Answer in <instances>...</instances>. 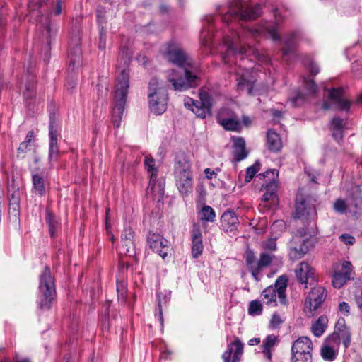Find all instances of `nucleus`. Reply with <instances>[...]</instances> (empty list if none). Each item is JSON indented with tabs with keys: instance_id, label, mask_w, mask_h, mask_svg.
<instances>
[{
	"instance_id": "nucleus-18",
	"label": "nucleus",
	"mask_w": 362,
	"mask_h": 362,
	"mask_svg": "<svg viewBox=\"0 0 362 362\" xmlns=\"http://www.w3.org/2000/svg\"><path fill=\"white\" fill-rule=\"evenodd\" d=\"M296 276L300 284L313 285L316 282L313 269L305 262H302L298 264L296 270Z\"/></svg>"
},
{
	"instance_id": "nucleus-14",
	"label": "nucleus",
	"mask_w": 362,
	"mask_h": 362,
	"mask_svg": "<svg viewBox=\"0 0 362 362\" xmlns=\"http://www.w3.org/2000/svg\"><path fill=\"white\" fill-rule=\"evenodd\" d=\"M147 242L149 247L162 257L165 258L169 250L168 241L160 235L149 233L147 236Z\"/></svg>"
},
{
	"instance_id": "nucleus-20",
	"label": "nucleus",
	"mask_w": 362,
	"mask_h": 362,
	"mask_svg": "<svg viewBox=\"0 0 362 362\" xmlns=\"http://www.w3.org/2000/svg\"><path fill=\"white\" fill-rule=\"evenodd\" d=\"M278 177V171L275 169L267 170L263 173L257 175L259 180L265 182L262 183V187H264L266 191L276 194L277 182L276 177Z\"/></svg>"
},
{
	"instance_id": "nucleus-57",
	"label": "nucleus",
	"mask_w": 362,
	"mask_h": 362,
	"mask_svg": "<svg viewBox=\"0 0 362 362\" xmlns=\"http://www.w3.org/2000/svg\"><path fill=\"white\" fill-rule=\"evenodd\" d=\"M262 200L263 202L272 201L274 204H275L278 200L277 194L266 191V192L262 196Z\"/></svg>"
},
{
	"instance_id": "nucleus-58",
	"label": "nucleus",
	"mask_w": 362,
	"mask_h": 362,
	"mask_svg": "<svg viewBox=\"0 0 362 362\" xmlns=\"http://www.w3.org/2000/svg\"><path fill=\"white\" fill-rule=\"evenodd\" d=\"M344 120L339 117H334L331 121V129H344Z\"/></svg>"
},
{
	"instance_id": "nucleus-59",
	"label": "nucleus",
	"mask_w": 362,
	"mask_h": 362,
	"mask_svg": "<svg viewBox=\"0 0 362 362\" xmlns=\"http://www.w3.org/2000/svg\"><path fill=\"white\" fill-rule=\"evenodd\" d=\"M264 248L270 251L276 250V238H269L264 243Z\"/></svg>"
},
{
	"instance_id": "nucleus-12",
	"label": "nucleus",
	"mask_w": 362,
	"mask_h": 362,
	"mask_svg": "<svg viewBox=\"0 0 362 362\" xmlns=\"http://www.w3.org/2000/svg\"><path fill=\"white\" fill-rule=\"evenodd\" d=\"M352 265L350 262L344 261L339 269V265L335 266L334 274H332V284L336 288H341L347 281L351 279V272Z\"/></svg>"
},
{
	"instance_id": "nucleus-44",
	"label": "nucleus",
	"mask_w": 362,
	"mask_h": 362,
	"mask_svg": "<svg viewBox=\"0 0 362 362\" xmlns=\"http://www.w3.org/2000/svg\"><path fill=\"white\" fill-rule=\"evenodd\" d=\"M321 356L325 361H333L336 358L337 352L330 346L325 345L321 349Z\"/></svg>"
},
{
	"instance_id": "nucleus-47",
	"label": "nucleus",
	"mask_w": 362,
	"mask_h": 362,
	"mask_svg": "<svg viewBox=\"0 0 362 362\" xmlns=\"http://www.w3.org/2000/svg\"><path fill=\"white\" fill-rule=\"evenodd\" d=\"M262 312V305L258 300H252L250 303L248 313L251 315H260Z\"/></svg>"
},
{
	"instance_id": "nucleus-19",
	"label": "nucleus",
	"mask_w": 362,
	"mask_h": 362,
	"mask_svg": "<svg viewBox=\"0 0 362 362\" xmlns=\"http://www.w3.org/2000/svg\"><path fill=\"white\" fill-rule=\"evenodd\" d=\"M348 213L356 217L362 214V197L361 190L356 188L347 198Z\"/></svg>"
},
{
	"instance_id": "nucleus-52",
	"label": "nucleus",
	"mask_w": 362,
	"mask_h": 362,
	"mask_svg": "<svg viewBox=\"0 0 362 362\" xmlns=\"http://www.w3.org/2000/svg\"><path fill=\"white\" fill-rule=\"evenodd\" d=\"M305 88L310 94H316L317 92V86L313 79H305L304 81Z\"/></svg>"
},
{
	"instance_id": "nucleus-46",
	"label": "nucleus",
	"mask_w": 362,
	"mask_h": 362,
	"mask_svg": "<svg viewBox=\"0 0 362 362\" xmlns=\"http://www.w3.org/2000/svg\"><path fill=\"white\" fill-rule=\"evenodd\" d=\"M259 169L260 163L258 162H256L253 165L248 167L246 170L245 181L246 182H250L255 174L259 170Z\"/></svg>"
},
{
	"instance_id": "nucleus-54",
	"label": "nucleus",
	"mask_w": 362,
	"mask_h": 362,
	"mask_svg": "<svg viewBox=\"0 0 362 362\" xmlns=\"http://www.w3.org/2000/svg\"><path fill=\"white\" fill-rule=\"evenodd\" d=\"M31 145L27 144L25 142L21 143L18 150H17V158H23L25 157V154L28 150V147Z\"/></svg>"
},
{
	"instance_id": "nucleus-24",
	"label": "nucleus",
	"mask_w": 362,
	"mask_h": 362,
	"mask_svg": "<svg viewBox=\"0 0 362 362\" xmlns=\"http://www.w3.org/2000/svg\"><path fill=\"white\" fill-rule=\"evenodd\" d=\"M274 258V255H270L267 252H262L259 255V259L257 262L255 268H252V276L257 281L259 280V274L264 268L268 267L271 265L273 259Z\"/></svg>"
},
{
	"instance_id": "nucleus-22",
	"label": "nucleus",
	"mask_w": 362,
	"mask_h": 362,
	"mask_svg": "<svg viewBox=\"0 0 362 362\" xmlns=\"http://www.w3.org/2000/svg\"><path fill=\"white\" fill-rule=\"evenodd\" d=\"M233 347H235V351L232 362H238L240 361V356L243 352V344L240 340L236 337L235 341L228 345L227 350L223 353L222 356L224 362L230 361L231 354L233 351Z\"/></svg>"
},
{
	"instance_id": "nucleus-37",
	"label": "nucleus",
	"mask_w": 362,
	"mask_h": 362,
	"mask_svg": "<svg viewBox=\"0 0 362 362\" xmlns=\"http://www.w3.org/2000/svg\"><path fill=\"white\" fill-rule=\"evenodd\" d=\"M295 33L287 35L284 37V48L282 49L283 56L285 57L288 54L293 52L296 47V42L294 40Z\"/></svg>"
},
{
	"instance_id": "nucleus-23",
	"label": "nucleus",
	"mask_w": 362,
	"mask_h": 362,
	"mask_svg": "<svg viewBox=\"0 0 362 362\" xmlns=\"http://www.w3.org/2000/svg\"><path fill=\"white\" fill-rule=\"evenodd\" d=\"M221 223L223 229L226 232H233L237 229L238 218L233 211H225L221 218Z\"/></svg>"
},
{
	"instance_id": "nucleus-34",
	"label": "nucleus",
	"mask_w": 362,
	"mask_h": 362,
	"mask_svg": "<svg viewBox=\"0 0 362 362\" xmlns=\"http://www.w3.org/2000/svg\"><path fill=\"white\" fill-rule=\"evenodd\" d=\"M8 215L10 221L16 229L20 228V206L19 205H9Z\"/></svg>"
},
{
	"instance_id": "nucleus-62",
	"label": "nucleus",
	"mask_w": 362,
	"mask_h": 362,
	"mask_svg": "<svg viewBox=\"0 0 362 362\" xmlns=\"http://www.w3.org/2000/svg\"><path fill=\"white\" fill-rule=\"evenodd\" d=\"M110 303H111V301L107 300L105 302V304L104 305L105 307V313H104L105 320H104V322H103V326L107 328H109V327H110L109 322H107V318H109V308H110Z\"/></svg>"
},
{
	"instance_id": "nucleus-35",
	"label": "nucleus",
	"mask_w": 362,
	"mask_h": 362,
	"mask_svg": "<svg viewBox=\"0 0 362 362\" xmlns=\"http://www.w3.org/2000/svg\"><path fill=\"white\" fill-rule=\"evenodd\" d=\"M255 81L250 79L247 75L243 74L238 81V88L240 90L246 89L248 94H252Z\"/></svg>"
},
{
	"instance_id": "nucleus-5",
	"label": "nucleus",
	"mask_w": 362,
	"mask_h": 362,
	"mask_svg": "<svg viewBox=\"0 0 362 362\" xmlns=\"http://www.w3.org/2000/svg\"><path fill=\"white\" fill-rule=\"evenodd\" d=\"M149 107L156 115L163 114L167 108L168 95L167 90L160 85L156 78H153L148 84Z\"/></svg>"
},
{
	"instance_id": "nucleus-27",
	"label": "nucleus",
	"mask_w": 362,
	"mask_h": 362,
	"mask_svg": "<svg viewBox=\"0 0 362 362\" xmlns=\"http://www.w3.org/2000/svg\"><path fill=\"white\" fill-rule=\"evenodd\" d=\"M156 178V173H152L150 176L149 185L147 189H151L152 192L158 194L160 197H163L165 193V180L163 179L157 180Z\"/></svg>"
},
{
	"instance_id": "nucleus-25",
	"label": "nucleus",
	"mask_w": 362,
	"mask_h": 362,
	"mask_svg": "<svg viewBox=\"0 0 362 362\" xmlns=\"http://www.w3.org/2000/svg\"><path fill=\"white\" fill-rule=\"evenodd\" d=\"M233 158L236 162H240L247 156L245 148V141L242 137H233Z\"/></svg>"
},
{
	"instance_id": "nucleus-21",
	"label": "nucleus",
	"mask_w": 362,
	"mask_h": 362,
	"mask_svg": "<svg viewBox=\"0 0 362 362\" xmlns=\"http://www.w3.org/2000/svg\"><path fill=\"white\" fill-rule=\"evenodd\" d=\"M192 250L191 254L194 258L202 255L204 250L202 235L198 225L194 224L192 230Z\"/></svg>"
},
{
	"instance_id": "nucleus-2",
	"label": "nucleus",
	"mask_w": 362,
	"mask_h": 362,
	"mask_svg": "<svg viewBox=\"0 0 362 362\" xmlns=\"http://www.w3.org/2000/svg\"><path fill=\"white\" fill-rule=\"evenodd\" d=\"M165 57L168 62L184 69V77L179 76L174 69L168 75V80L173 88L175 90L183 91L193 87L197 76L188 70L187 67L190 66L192 63L180 44L175 41L167 43Z\"/></svg>"
},
{
	"instance_id": "nucleus-60",
	"label": "nucleus",
	"mask_w": 362,
	"mask_h": 362,
	"mask_svg": "<svg viewBox=\"0 0 362 362\" xmlns=\"http://www.w3.org/2000/svg\"><path fill=\"white\" fill-rule=\"evenodd\" d=\"M327 343L329 344H339L340 343V336L339 332H333L327 339Z\"/></svg>"
},
{
	"instance_id": "nucleus-42",
	"label": "nucleus",
	"mask_w": 362,
	"mask_h": 362,
	"mask_svg": "<svg viewBox=\"0 0 362 362\" xmlns=\"http://www.w3.org/2000/svg\"><path fill=\"white\" fill-rule=\"evenodd\" d=\"M244 258L245 259V263L247 267V269L249 272H250V273L252 274L251 269L252 268H255L257 265V262L254 252L248 247L245 250Z\"/></svg>"
},
{
	"instance_id": "nucleus-51",
	"label": "nucleus",
	"mask_w": 362,
	"mask_h": 362,
	"mask_svg": "<svg viewBox=\"0 0 362 362\" xmlns=\"http://www.w3.org/2000/svg\"><path fill=\"white\" fill-rule=\"evenodd\" d=\"M282 323H283V320L281 319V316L276 313H274L270 320V322H269L270 327H272V329H276Z\"/></svg>"
},
{
	"instance_id": "nucleus-61",
	"label": "nucleus",
	"mask_w": 362,
	"mask_h": 362,
	"mask_svg": "<svg viewBox=\"0 0 362 362\" xmlns=\"http://www.w3.org/2000/svg\"><path fill=\"white\" fill-rule=\"evenodd\" d=\"M332 131V136L337 142L341 141L344 137V129H331Z\"/></svg>"
},
{
	"instance_id": "nucleus-13",
	"label": "nucleus",
	"mask_w": 362,
	"mask_h": 362,
	"mask_svg": "<svg viewBox=\"0 0 362 362\" xmlns=\"http://www.w3.org/2000/svg\"><path fill=\"white\" fill-rule=\"evenodd\" d=\"M69 70L73 71L76 66H79L82 62V52L80 47V39L77 36L72 39L69 47Z\"/></svg>"
},
{
	"instance_id": "nucleus-33",
	"label": "nucleus",
	"mask_w": 362,
	"mask_h": 362,
	"mask_svg": "<svg viewBox=\"0 0 362 362\" xmlns=\"http://www.w3.org/2000/svg\"><path fill=\"white\" fill-rule=\"evenodd\" d=\"M247 53V49L244 47H240L239 48L235 45L234 43L230 42L228 46L226 53L222 54V59L224 63L227 64L228 62V58L230 55H235L240 54L243 55Z\"/></svg>"
},
{
	"instance_id": "nucleus-28",
	"label": "nucleus",
	"mask_w": 362,
	"mask_h": 362,
	"mask_svg": "<svg viewBox=\"0 0 362 362\" xmlns=\"http://www.w3.org/2000/svg\"><path fill=\"white\" fill-rule=\"evenodd\" d=\"M267 146L269 151H279L282 147V143L279 135L274 131L269 129L267 135Z\"/></svg>"
},
{
	"instance_id": "nucleus-15",
	"label": "nucleus",
	"mask_w": 362,
	"mask_h": 362,
	"mask_svg": "<svg viewBox=\"0 0 362 362\" xmlns=\"http://www.w3.org/2000/svg\"><path fill=\"white\" fill-rule=\"evenodd\" d=\"M325 293V288L320 286L313 288L308 293L305 299V306L309 309L310 313L315 311L325 300L326 296Z\"/></svg>"
},
{
	"instance_id": "nucleus-39",
	"label": "nucleus",
	"mask_w": 362,
	"mask_h": 362,
	"mask_svg": "<svg viewBox=\"0 0 362 362\" xmlns=\"http://www.w3.org/2000/svg\"><path fill=\"white\" fill-rule=\"evenodd\" d=\"M200 219L207 222H214L216 216L214 210L208 205H204L199 212Z\"/></svg>"
},
{
	"instance_id": "nucleus-38",
	"label": "nucleus",
	"mask_w": 362,
	"mask_h": 362,
	"mask_svg": "<svg viewBox=\"0 0 362 362\" xmlns=\"http://www.w3.org/2000/svg\"><path fill=\"white\" fill-rule=\"evenodd\" d=\"M49 135L50 139L49 146H58L57 145V125L54 118V115L50 116L49 126Z\"/></svg>"
},
{
	"instance_id": "nucleus-11",
	"label": "nucleus",
	"mask_w": 362,
	"mask_h": 362,
	"mask_svg": "<svg viewBox=\"0 0 362 362\" xmlns=\"http://www.w3.org/2000/svg\"><path fill=\"white\" fill-rule=\"evenodd\" d=\"M311 197L305 196L303 189H299L296 197L295 218H300L305 215L316 214L315 206L311 203Z\"/></svg>"
},
{
	"instance_id": "nucleus-41",
	"label": "nucleus",
	"mask_w": 362,
	"mask_h": 362,
	"mask_svg": "<svg viewBox=\"0 0 362 362\" xmlns=\"http://www.w3.org/2000/svg\"><path fill=\"white\" fill-rule=\"evenodd\" d=\"M33 182L35 192L40 196H43L45 194V186L43 177L37 174L33 175Z\"/></svg>"
},
{
	"instance_id": "nucleus-17",
	"label": "nucleus",
	"mask_w": 362,
	"mask_h": 362,
	"mask_svg": "<svg viewBox=\"0 0 362 362\" xmlns=\"http://www.w3.org/2000/svg\"><path fill=\"white\" fill-rule=\"evenodd\" d=\"M38 23L43 28L42 35L47 38V45L45 47L46 51L50 49L51 39L54 36L57 31V25L50 20L49 16H40L38 19Z\"/></svg>"
},
{
	"instance_id": "nucleus-4",
	"label": "nucleus",
	"mask_w": 362,
	"mask_h": 362,
	"mask_svg": "<svg viewBox=\"0 0 362 362\" xmlns=\"http://www.w3.org/2000/svg\"><path fill=\"white\" fill-rule=\"evenodd\" d=\"M39 290L40 298L39 307L41 310H49L56 296V291L54 277L48 266L45 267L40 276Z\"/></svg>"
},
{
	"instance_id": "nucleus-8",
	"label": "nucleus",
	"mask_w": 362,
	"mask_h": 362,
	"mask_svg": "<svg viewBox=\"0 0 362 362\" xmlns=\"http://www.w3.org/2000/svg\"><path fill=\"white\" fill-rule=\"evenodd\" d=\"M316 243V238L311 235H296L289 243V257L293 261L304 257Z\"/></svg>"
},
{
	"instance_id": "nucleus-10",
	"label": "nucleus",
	"mask_w": 362,
	"mask_h": 362,
	"mask_svg": "<svg viewBox=\"0 0 362 362\" xmlns=\"http://www.w3.org/2000/svg\"><path fill=\"white\" fill-rule=\"evenodd\" d=\"M313 344L306 337H301L296 340L291 349L292 362H312Z\"/></svg>"
},
{
	"instance_id": "nucleus-29",
	"label": "nucleus",
	"mask_w": 362,
	"mask_h": 362,
	"mask_svg": "<svg viewBox=\"0 0 362 362\" xmlns=\"http://www.w3.org/2000/svg\"><path fill=\"white\" fill-rule=\"evenodd\" d=\"M287 281L288 279L286 276H281L276 279L274 284V288L277 292L280 302L282 304H286V303L285 290L287 286Z\"/></svg>"
},
{
	"instance_id": "nucleus-6",
	"label": "nucleus",
	"mask_w": 362,
	"mask_h": 362,
	"mask_svg": "<svg viewBox=\"0 0 362 362\" xmlns=\"http://www.w3.org/2000/svg\"><path fill=\"white\" fill-rule=\"evenodd\" d=\"M191 165L185 158H177L175 165L176 185L180 194L187 195L192 191Z\"/></svg>"
},
{
	"instance_id": "nucleus-49",
	"label": "nucleus",
	"mask_w": 362,
	"mask_h": 362,
	"mask_svg": "<svg viewBox=\"0 0 362 362\" xmlns=\"http://www.w3.org/2000/svg\"><path fill=\"white\" fill-rule=\"evenodd\" d=\"M126 283L123 281H117V296L118 298L122 300L123 301H124L126 298Z\"/></svg>"
},
{
	"instance_id": "nucleus-1",
	"label": "nucleus",
	"mask_w": 362,
	"mask_h": 362,
	"mask_svg": "<svg viewBox=\"0 0 362 362\" xmlns=\"http://www.w3.org/2000/svg\"><path fill=\"white\" fill-rule=\"evenodd\" d=\"M117 69L120 73L115 86L114 107L112 114V122L115 128L120 126L124 113L128 88L129 86V66L132 61V52L126 46L123 47L119 54Z\"/></svg>"
},
{
	"instance_id": "nucleus-63",
	"label": "nucleus",
	"mask_w": 362,
	"mask_h": 362,
	"mask_svg": "<svg viewBox=\"0 0 362 362\" xmlns=\"http://www.w3.org/2000/svg\"><path fill=\"white\" fill-rule=\"evenodd\" d=\"M339 238L346 245H353L355 242V238L347 233L342 234Z\"/></svg>"
},
{
	"instance_id": "nucleus-48",
	"label": "nucleus",
	"mask_w": 362,
	"mask_h": 362,
	"mask_svg": "<svg viewBox=\"0 0 362 362\" xmlns=\"http://www.w3.org/2000/svg\"><path fill=\"white\" fill-rule=\"evenodd\" d=\"M334 209L339 213L348 212V202L341 199H338L334 204Z\"/></svg>"
},
{
	"instance_id": "nucleus-50",
	"label": "nucleus",
	"mask_w": 362,
	"mask_h": 362,
	"mask_svg": "<svg viewBox=\"0 0 362 362\" xmlns=\"http://www.w3.org/2000/svg\"><path fill=\"white\" fill-rule=\"evenodd\" d=\"M106 47V30L103 26H101L99 32L98 48L105 50Z\"/></svg>"
},
{
	"instance_id": "nucleus-31",
	"label": "nucleus",
	"mask_w": 362,
	"mask_h": 362,
	"mask_svg": "<svg viewBox=\"0 0 362 362\" xmlns=\"http://www.w3.org/2000/svg\"><path fill=\"white\" fill-rule=\"evenodd\" d=\"M328 319L325 315H321L312 326V332L315 337H320L325 330Z\"/></svg>"
},
{
	"instance_id": "nucleus-9",
	"label": "nucleus",
	"mask_w": 362,
	"mask_h": 362,
	"mask_svg": "<svg viewBox=\"0 0 362 362\" xmlns=\"http://www.w3.org/2000/svg\"><path fill=\"white\" fill-rule=\"evenodd\" d=\"M327 90V99L323 102L322 109L349 111L351 103L344 97L343 88H332Z\"/></svg>"
},
{
	"instance_id": "nucleus-43",
	"label": "nucleus",
	"mask_w": 362,
	"mask_h": 362,
	"mask_svg": "<svg viewBox=\"0 0 362 362\" xmlns=\"http://www.w3.org/2000/svg\"><path fill=\"white\" fill-rule=\"evenodd\" d=\"M199 100L197 101V104L204 106V110L206 111L208 115H211V98L206 92H201L199 93Z\"/></svg>"
},
{
	"instance_id": "nucleus-26",
	"label": "nucleus",
	"mask_w": 362,
	"mask_h": 362,
	"mask_svg": "<svg viewBox=\"0 0 362 362\" xmlns=\"http://www.w3.org/2000/svg\"><path fill=\"white\" fill-rule=\"evenodd\" d=\"M218 123L228 131L239 132L241 129V125L238 119H235L232 115L229 117H223V113L218 115Z\"/></svg>"
},
{
	"instance_id": "nucleus-16",
	"label": "nucleus",
	"mask_w": 362,
	"mask_h": 362,
	"mask_svg": "<svg viewBox=\"0 0 362 362\" xmlns=\"http://www.w3.org/2000/svg\"><path fill=\"white\" fill-rule=\"evenodd\" d=\"M122 253L133 257L135 255L134 232L130 228H124L122 235Z\"/></svg>"
},
{
	"instance_id": "nucleus-55",
	"label": "nucleus",
	"mask_w": 362,
	"mask_h": 362,
	"mask_svg": "<svg viewBox=\"0 0 362 362\" xmlns=\"http://www.w3.org/2000/svg\"><path fill=\"white\" fill-rule=\"evenodd\" d=\"M9 205H19L20 194L18 191L13 192L11 194L8 195Z\"/></svg>"
},
{
	"instance_id": "nucleus-7",
	"label": "nucleus",
	"mask_w": 362,
	"mask_h": 362,
	"mask_svg": "<svg viewBox=\"0 0 362 362\" xmlns=\"http://www.w3.org/2000/svg\"><path fill=\"white\" fill-rule=\"evenodd\" d=\"M261 13L262 8L259 4H257L254 7H245L242 4L236 2L233 6L230 8L228 13L221 16V19L228 23L231 18L250 21L259 17Z\"/></svg>"
},
{
	"instance_id": "nucleus-56",
	"label": "nucleus",
	"mask_w": 362,
	"mask_h": 362,
	"mask_svg": "<svg viewBox=\"0 0 362 362\" xmlns=\"http://www.w3.org/2000/svg\"><path fill=\"white\" fill-rule=\"evenodd\" d=\"M96 13L98 22L102 26V24L105 23V11L103 7L99 6L97 8Z\"/></svg>"
},
{
	"instance_id": "nucleus-53",
	"label": "nucleus",
	"mask_w": 362,
	"mask_h": 362,
	"mask_svg": "<svg viewBox=\"0 0 362 362\" xmlns=\"http://www.w3.org/2000/svg\"><path fill=\"white\" fill-rule=\"evenodd\" d=\"M155 160L151 156H146L144 160V164L147 168L148 172L156 173L157 174L158 170L154 167Z\"/></svg>"
},
{
	"instance_id": "nucleus-36",
	"label": "nucleus",
	"mask_w": 362,
	"mask_h": 362,
	"mask_svg": "<svg viewBox=\"0 0 362 362\" xmlns=\"http://www.w3.org/2000/svg\"><path fill=\"white\" fill-rule=\"evenodd\" d=\"M276 341V337L274 334L268 335L266 339L264 341L262 347V352L265 354L267 359L271 360L272 358V351L271 349L275 345Z\"/></svg>"
},
{
	"instance_id": "nucleus-40",
	"label": "nucleus",
	"mask_w": 362,
	"mask_h": 362,
	"mask_svg": "<svg viewBox=\"0 0 362 362\" xmlns=\"http://www.w3.org/2000/svg\"><path fill=\"white\" fill-rule=\"evenodd\" d=\"M46 222L49 226V232L50 236L53 238L54 236L55 230L58 226V222L57 221L53 213L48 209L46 210Z\"/></svg>"
},
{
	"instance_id": "nucleus-45",
	"label": "nucleus",
	"mask_w": 362,
	"mask_h": 362,
	"mask_svg": "<svg viewBox=\"0 0 362 362\" xmlns=\"http://www.w3.org/2000/svg\"><path fill=\"white\" fill-rule=\"evenodd\" d=\"M276 293L277 292L276 291L274 288H273L272 286H269L262 291V296L264 299L267 300V303L269 305L272 302H275Z\"/></svg>"
},
{
	"instance_id": "nucleus-64",
	"label": "nucleus",
	"mask_w": 362,
	"mask_h": 362,
	"mask_svg": "<svg viewBox=\"0 0 362 362\" xmlns=\"http://www.w3.org/2000/svg\"><path fill=\"white\" fill-rule=\"evenodd\" d=\"M59 152V148L58 146H49V158L50 160H52L54 159L57 158V154Z\"/></svg>"
},
{
	"instance_id": "nucleus-30",
	"label": "nucleus",
	"mask_w": 362,
	"mask_h": 362,
	"mask_svg": "<svg viewBox=\"0 0 362 362\" xmlns=\"http://www.w3.org/2000/svg\"><path fill=\"white\" fill-rule=\"evenodd\" d=\"M337 328L339 332L340 340H342L345 348H347L351 343V332L349 329L344 325V319L341 320V322L340 320H338Z\"/></svg>"
},
{
	"instance_id": "nucleus-3",
	"label": "nucleus",
	"mask_w": 362,
	"mask_h": 362,
	"mask_svg": "<svg viewBox=\"0 0 362 362\" xmlns=\"http://www.w3.org/2000/svg\"><path fill=\"white\" fill-rule=\"evenodd\" d=\"M32 69L33 64L30 62L26 69L24 68L18 82V88L21 92L28 115L30 117H33L35 112L37 93V80Z\"/></svg>"
},
{
	"instance_id": "nucleus-32",
	"label": "nucleus",
	"mask_w": 362,
	"mask_h": 362,
	"mask_svg": "<svg viewBox=\"0 0 362 362\" xmlns=\"http://www.w3.org/2000/svg\"><path fill=\"white\" fill-rule=\"evenodd\" d=\"M185 106H187L190 110L198 117L201 118H205L208 114L204 110V106L198 105L197 100H194L192 98H188L185 102Z\"/></svg>"
}]
</instances>
